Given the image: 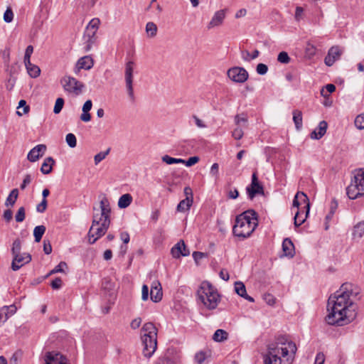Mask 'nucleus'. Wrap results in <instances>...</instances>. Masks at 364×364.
Returning a JSON list of instances; mask_svg holds the SVG:
<instances>
[{
	"mask_svg": "<svg viewBox=\"0 0 364 364\" xmlns=\"http://www.w3.org/2000/svg\"><path fill=\"white\" fill-rule=\"evenodd\" d=\"M65 141L68 144V145L71 147V148H74L77 145V139H76V137L75 136L72 134V133H69L66 135L65 136Z\"/></svg>",
	"mask_w": 364,
	"mask_h": 364,
	"instance_id": "obj_38",
	"label": "nucleus"
},
{
	"mask_svg": "<svg viewBox=\"0 0 364 364\" xmlns=\"http://www.w3.org/2000/svg\"><path fill=\"white\" fill-rule=\"evenodd\" d=\"M32 259L31 255L29 253L23 252L13 256L11 262V269L14 271L18 270L23 265L28 264Z\"/></svg>",
	"mask_w": 364,
	"mask_h": 364,
	"instance_id": "obj_12",
	"label": "nucleus"
},
{
	"mask_svg": "<svg viewBox=\"0 0 364 364\" xmlns=\"http://www.w3.org/2000/svg\"><path fill=\"white\" fill-rule=\"evenodd\" d=\"M193 201L188 199H183L179 202L177 205L176 210L178 212H185L188 210L193 204Z\"/></svg>",
	"mask_w": 364,
	"mask_h": 364,
	"instance_id": "obj_31",
	"label": "nucleus"
},
{
	"mask_svg": "<svg viewBox=\"0 0 364 364\" xmlns=\"http://www.w3.org/2000/svg\"><path fill=\"white\" fill-rule=\"evenodd\" d=\"M228 338V333L223 329H218L213 336V339L215 342H223Z\"/></svg>",
	"mask_w": 364,
	"mask_h": 364,
	"instance_id": "obj_28",
	"label": "nucleus"
},
{
	"mask_svg": "<svg viewBox=\"0 0 364 364\" xmlns=\"http://www.w3.org/2000/svg\"><path fill=\"white\" fill-rule=\"evenodd\" d=\"M354 237L360 238L364 234V222H360L355 225L353 229Z\"/></svg>",
	"mask_w": 364,
	"mask_h": 364,
	"instance_id": "obj_35",
	"label": "nucleus"
},
{
	"mask_svg": "<svg viewBox=\"0 0 364 364\" xmlns=\"http://www.w3.org/2000/svg\"><path fill=\"white\" fill-rule=\"evenodd\" d=\"M92 102L90 100H87L82 107V112H88L92 109Z\"/></svg>",
	"mask_w": 364,
	"mask_h": 364,
	"instance_id": "obj_63",
	"label": "nucleus"
},
{
	"mask_svg": "<svg viewBox=\"0 0 364 364\" xmlns=\"http://www.w3.org/2000/svg\"><path fill=\"white\" fill-rule=\"evenodd\" d=\"M327 127L328 124L326 121L320 122L318 127L311 133V138L314 139H321L326 134Z\"/></svg>",
	"mask_w": 364,
	"mask_h": 364,
	"instance_id": "obj_20",
	"label": "nucleus"
},
{
	"mask_svg": "<svg viewBox=\"0 0 364 364\" xmlns=\"http://www.w3.org/2000/svg\"><path fill=\"white\" fill-rule=\"evenodd\" d=\"M293 121L296 129H300L302 127V112L300 110L293 111Z\"/></svg>",
	"mask_w": 364,
	"mask_h": 364,
	"instance_id": "obj_30",
	"label": "nucleus"
},
{
	"mask_svg": "<svg viewBox=\"0 0 364 364\" xmlns=\"http://www.w3.org/2000/svg\"><path fill=\"white\" fill-rule=\"evenodd\" d=\"M350 284H343L328 300L326 317L330 325L342 326L352 322L356 317V304L350 299L353 294Z\"/></svg>",
	"mask_w": 364,
	"mask_h": 364,
	"instance_id": "obj_1",
	"label": "nucleus"
},
{
	"mask_svg": "<svg viewBox=\"0 0 364 364\" xmlns=\"http://www.w3.org/2000/svg\"><path fill=\"white\" fill-rule=\"evenodd\" d=\"M141 341L143 344V354L150 358L157 348V328L151 322L146 323L141 328Z\"/></svg>",
	"mask_w": 364,
	"mask_h": 364,
	"instance_id": "obj_5",
	"label": "nucleus"
},
{
	"mask_svg": "<svg viewBox=\"0 0 364 364\" xmlns=\"http://www.w3.org/2000/svg\"><path fill=\"white\" fill-rule=\"evenodd\" d=\"M210 175L214 176L216 179L218 178V173H219V165L217 163H214L210 171Z\"/></svg>",
	"mask_w": 364,
	"mask_h": 364,
	"instance_id": "obj_50",
	"label": "nucleus"
},
{
	"mask_svg": "<svg viewBox=\"0 0 364 364\" xmlns=\"http://www.w3.org/2000/svg\"><path fill=\"white\" fill-rule=\"evenodd\" d=\"M67 267V264L65 262H60L51 272V274H55L58 272H63L64 268Z\"/></svg>",
	"mask_w": 364,
	"mask_h": 364,
	"instance_id": "obj_44",
	"label": "nucleus"
},
{
	"mask_svg": "<svg viewBox=\"0 0 364 364\" xmlns=\"http://www.w3.org/2000/svg\"><path fill=\"white\" fill-rule=\"evenodd\" d=\"M301 195L303 196L302 203L304 204L306 210H297L294 216V225L296 227L301 225L305 222L310 210V203L306 194L301 193Z\"/></svg>",
	"mask_w": 364,
	"mask_h": 364,
	"instance_id": "obj_11",
	"label": "nucleus"
},
{
	"mask_svg": "<svg viewBox=\"0 0 364 364\" xmlns=\"http://www.w3.org/2000/svg\"><path fill=\"white\" fill-rule=\"evenodd\" d=\"M297 348L296 344L284 337L270 343L264 356V364H292Z\"/></svg>",
	"mask_w": 364,
	"mask_h": 364,
	"instance_id": "obj_2",
	"label": "nucleus"
},
{
	"mask_svg": "<svg viewBox=\"0 0 364 364\" xmlns=\"http://www.w3.org/2000/svg\"><path fill=\"white\" fill-rule=\"evenodd\" d=\"M21 246L22 242L19 238H16V240H14L11 250L12 256H15L21 253Z\"/></svg>",
	"mask_w": 364,
	"mask_h": 364,
	"instance_id": "obj_34",
	"label": "nucleus"
},
{
	"mask_svg": "<svg viewBox=\"0 0 364 364\" xmlns=\"http://www.w3.org/2000/svg\"><path fill=\"white\" fill-rule=\"evenodd\" d=\"M26 218V210L24 207H21L18 208L17 213L15 215V219L17 223H21L25 220Z\"/></svg>",
	"mask_w": 364,
	"mask_h": 364,
	"instance_id": "obj_39",
	"label": "nucleus"
},
{
	"mask_svg": "<svg viewBox=\"0 0 364 364\" xmlns=\"http://www.w3.org/2000/svg\"><path fill=\"white\" fill-rule=\"evenodd\" d=\"M45 144H38L33 147L28 154L27 159L31 162H36L40 157L43 156L46 151Z\"/></svg>",
	"mask_w": 364,
	"mask_h": 364,
	"instance_id": "obj_15",
	"label": "nucleus"
},
{
	"mask_svg": "<svg viewBox=\"0 0 364 364\" xmlns=\"http://www.w3.org/2000/svg\"><path fill=\"white\" fill-rule=\"evenodd\" d=\"M247 193L250 199H252L257 194H263L264 189L261 184H257L253 186L250 184V186L247 187Z\"/></svg>",
	"mask_w": 364,
	"mask_h": 364,
	"instance_id": "obj_23",
	"label": "nucleus"
},
{
	"mask_svg": "<svg viewBox=\"0 0 364 364\" xmlns=\"http://www.w3.org/2000/svg\"><path fill=\"white\" fill-rule=\"evenodd\" d=\"M61 84L66 92L74 94L75 95L81 94L85 87L82 82L70 76L64 77L61 80Z\"/></svg>",
	"mask_w": 364,
	"mask_h": 364,
	"instance_id": "obj_8",
	"label": "nucleus"
},
{
	"mask_svg": "<svg viewBox=\"0 0 364 364\" xmlns=\"http://www.w3.org/2000/svg\"><path fill=\"white\" fill-rule=\"evenodd\" d=\"M18 190L17 188H14L13 189L9 195L8 196L6 200V202H5V205L9 207V206H11L12 207L17 198H18Z\"/></svg>",
	"mask_w": 364,
	"mask_h": 364,
	"instance_id": "obj_29",
	"label": "nucleus"
},
{
	"mask_svg": "<svg viewBox=\"0 0 364 364\" xmlns=\"http://www.w3.org/2000/svg\"><path fill=\"white\" fill-rule=\"evenodd\" d=\"M63 105H64V100L61 97L58 98L55 103L53 112L55 114L60 113L63 107Z\"/></svg>",
	"mask_w": 364,
	"mask_h": 364,
	"instance_id": "obj_42",
	"label": "nucleus"
},
{
	"mask_svg": "<svg viewBox=\"0 0 364 364\" xmlns=\"http://www.w3.org/2000/svg\"><path fill=\"white\" fill-rule=\"evenodd\" d=\"M197 294L199 300L209 310L215 309L220 300L217 290L207 281L201 283Z\"/></svg>",
	"mask_w": 364,
	"mask_h": 364,
	"instance_id": "obj_6",
	"label": "nucleus"
},
{
	"mask_svg": "<svg viewBox=\"0 0 364 364\" xmlns=\"http://www.w3.org/2000/svg\"><path fill=\"white\" fill-rule=\"evenodd\" d=\"M232 135L235 139L239 140V139H242V137L243 136V131H242V128H240L239 127H236L233 130Z\"/></svg>",
	"mask_w": 364,
	"mask_h": 364,
	"instance_id": "obj_48",
	"label": "nucleus"
},
{
	"mask_svg": "<svg viewBox=\"0 0 364 364\" xmlns=\"http://www.w3.org/2000/svg\"><path fill=\"white\" fill-rule=\"evenodd\" d=\"M48 205L46 199H43L42 201L36 206V210L38 213H43L46 211Z\"/></svg>",
	"mask_w": 364,
	"mask_h": 364,
	"instance_id": "obj_49",
	"label": "nucleus"
},
{
	"mask_svg": "<svg viewBox=\"0 0 364 364\" xmlns=\"http://www.w3.org/2000/svg\"><path fill=\"white\" fill-rule=\"evenodd\" d=\"M346 193L350 199H356L364 195V172L358 171L346 188Z\"/></svg>",
	"mask_w": 364,
	"mask_h": 364,
	"instance_id": "obj_7",
	"label": "nucleus"
},
{
	"mask_svg": "<svg viewBox=\"0 0 364 364\" xmlns=\"http://www.w3.org/2000/svg\"><path fill=\"white\" fill-rule=\"evenodd\" d=\"M28 74L33 78H36L40 75L41 70L38 66L32 64L31 60L28 63H24Z\"/></svg>",
	"mask_w": 364,
	"mask_h": 364,
	"instance_id": "obj_24",
	"label": "nucleus"
},
{
	"mask_svg": "<svg viewBox=\"0 0 364 364\" xmlns=\"http://www.w3.org/2000/svg\"><path fill=\"white\" fill-rule=\"evenodd\" d=\"M43 251L46 255H49L51 253L52 246L49 241H43Z\"/></svg>",
	"mask_w": 364,
	"mask_h": 364,
	"instance_id": "obj_59",
	"label": "nucleus"
},
{
	"mask_svg": "<svg viewBox=\"0 0 364 364\" xmlns=\"http://www.w3.org/2000/svg\"><path fill=\"white\" fill-rule=\"evenodd\" d=\"M85 37H87V40L86 41L85 50L87 51L90 50L92 46L95 43L96 37L95 36H92V33H86Z\"/></svg>",
	"mask_w": 364,
	"mask_h": 364,
	"instance_id": "obj_37",
	"label": "nucleus"
},
{
	"mask_svg": "<svg viewBox=\"0 0 364 364\" xmlns=\"http://www.w3.org/2000/svg\"><path fill=\"white\" fill-rule=\"evenodd\" d=\"M228 77L235 82L243 83L247 80L249 75L247 71L242 67H232L227 72Z\"/></svg>",
	"mask_w": 364,
	"mask_h": 364,
	"instance_id": "obj_10",
	"label": "nucleus"
},
{
	"mask_svg": "<svg viewBox=\"0 0 364 364\" xmlns=\"http://www.w3.org/2000/svg\"><path fill=\"white\" fill-rule=\"evenodd\" d=\"M100 23V21L99 18H92L87 26L86 33H92V36H95Z\"/></svg>",
	"mask_w": 364,
	"mask_h": 364,
	"instance_id": "obj_27",
	"label": "nucleus"
},
{
	"mask_svg": "<svg viewBox=\"0 0 364 364\" xmlns=\"http://www.w3.org/2000/svg\"><path fill=\"white\" fill-rule=\"evenodd\" d=\"M135 64L133 61H128L125 65L124 78L128 95L131 100H134L133 89V72Z\"/></svg>",
	"mask_w": 364,
	"mask_h": 364,
	"instance_id": "obj_9",
	"label": "nucleus"
},
{
	"mask_svg": "<svg viewBox=\"0 0 364 364\" xmlns=\"http://www.w3.org/2000/svg\"><path fill=\"white\" fill-rule=\"evenodd\" d=\"M101 214L94 215L92 226L88 232V242L94 244L99 238L103 236L110 225L111 208L109 202L106 197L100 200Z\"/></svg>",
	"mask_w": 364,
	"mask_h": 364,
	"instance_id": "obj_3",
	"label": "nucleus"
},
{
	"mask_svg": "<svg viewBox=\"0 0 364 364\" xmlns=\"http://www.w3.org/2000/svg\"><path fill=\"white\" fill-rule=\"evenodd\" d=\"M32 178L30 174H26L23 180L22 183L21 184V189L24 190L26 187L31 182Z\"/></svg>",
	"mask_w": 364,
	"mask_h": 364,
	"instance_id": "obj_53",
	"label": "nucleus"
},
{
	"mask_svg": "<svg viewBox=\"0 0 364 364\" xmlns=\"http://www.w3.org/2000/svg\"><path fill=\"white\" fill-rule=\"evenodd\" d=\"M14 18V14L11 9H7L4 14V20L6 23H10Z\"/></svg>",
	"mask_w": 364,
	"mask_h": 364,
	"instance_id": "obj_46",
	"label": "nucleus"
},
{
	"mask_svg": "<svg viewBox=\"0 0 364 364\" xmlns=\"http://www.w3.org/2000/svg\"><path fill=\"white\" fill-rule=\"evenodd\" d=\"M176 158H173L168 155H164L162 156V161L167 164H176Z\"/></svg>",
	"mask_w": 364,
	"mask_h": 364,
	"instance_id": "obj_61",
	"label": "nucleus"
},
{
	"mask_svg": "<svg viewBox=\"0 0 364 364\" xmlns=\"http://www.w3.org/2000/svg\"><path fill=\"white\" fill-rule=\"evenodd\" d=\"M235 291L241 297L250 302H254V299L247 294L245 286L242 282L235 283Z\"/></svg>",
	"mask_w": 364,
	"mask_h": 364,
	"instance_id": "obj_21",
	"label": "nucleus"
},
{
	"mask_svg": "<svg viewBox=\"0 0 364 364\" xmlns=\"http://www.w3.org/2000/svg\"><path fill=\"white\" fill-rule=\"evenodd\" d=\"M226 11L227 9H221L216 11L207 26L208 29L220 26L225 18Z\"/></svg>",
	"mask_w": 364,
	"mask_h": 364,
	"instance_id": "obj_17",
	"label": "nucleus"
},
{
	"mask_svg": "<svg viewBox=\"0 0 364 364\" xmlns=\"http://www.w3.org/2000/svg\"><path fill=\"white\" fill-rule=\"evenodd\" d=\"M94 60L90 55H85L80 58L75 67V73L77 74L80 70H90L93 67Z\"/></svg>",
	"mask_w": 364,
	"mask_h": 364,
	"instance_id": "obj_14",
	"label": "nucleus"
},
{
	"mask_svg": "<svg viewBox=\"0 0 364 364\" xmlns=\"http://www.w3.org/2000/svg\"><path fill=\"white\" fill-rule=\"evenodd\" d=\"M55 164V161L54 159L49 156V157H47L42 166H41V171L43 173V174H48L50 173L51 171H52V169H53V164Z\"/></svg>",
	"mask_w": 364,
	"mask_h": 364,
	"instance_id": "obj_25",
	"label": "nucleus"
},
{
	"mask_svg": "<svg viewBox=\"0 0 364 364\" xmlns=\"http://www.w3.org/2000/svg\"><path fill=\"white\" fill-rule=\"evenodd\" d=\"M325 361V355L323 353H317L315 359V364H323Z\"/></svg>",
	"mask_w": 364,
	"mask_h": 364,
	"instance_id": "obj_62",
	"label": "nucleus"
},
{
	"mask_svg": "<svg viewBox=\"0 0 364 364\" xmlns=\"http://www.w3.org/2000/svg\"><path fill=\"white\" fill-rule=\"evenodd\" d=\"M183 192L186 196V199L191 200L193 202V194L192 189L189 186H186L184 188Z\"/></svg>",
	"mask_w": 364,
	"mask_h": 364,
	"instance_id": "obj_54",
	"label": "nucleus"
},
{
	"mask_svg": "<svg viewBox=\"0 0 364 364\" xmlns=\"http://www.w3.org/2000/svg\"><path fill=\"white\" fill-rule=\"evenodd\" d=\"M263 299L265 302L269 305H273L275 303V298L273 295L270 294H265L263 296Z\"/></svg>",
	"mask_w": 364,
	"mask_h": 364,
	"instance_id": "obj_52",
	"label": "nucleus"
},
{
	"mask_svg": "<svg viewBox=\"0 0 364 364\" xmlns=\"http://www.w3.org/2000/svg\"><path fill=\"white\" fill-rule=\"evenodd\" d=\"M199 161V157L198 156H192L190 157L187 161H186V166H191L196 163Z\"/></svg>",
	"mask_w": 364,
	"mask_h": 364,
	"instance_id": "obj_57",
	"label": "nucleus"
},
{
	"mask_svg": "<svg viewBox=\"0 0 364 364\" xmlns=\"http://www.w3.org/2000/svg\"><path fill=\"white\" fill-rule=\"evenodd\" d=\"M141 323V318H134L131 322V324H130L131 328H133V329H136V328H138L140 326Z\"/></svg>",
	"mask_w": 364,
	"mask_h": 364,
	"instance_id": "obj_64",
	"label": "nucleus"
},
{
	"mask_svg": "<svg viewBox=\"0 0 364 364\" xmlns=\"http://www.w3.org/2000/svg\"><path fill=\"white\" fill-rule=\"evenodd\" d=\"M205 358V353L203 351L198 352L195 355V360L198 364H202Z\"/></svg>",
	"mask_w": 364,
	"mask_h": 364,
	"instance_id": "obj_47",
	"label": "nucleus"
},
{
	"mask_svg": "<svg viewBox=\"0 0 364 364\" xmlns=\"http://www.w3.org/2000/svg\"><path fill=\"white\" fill-rule=\"evenodd\" d=\"M282 250L287 257H293L294 255V245L289 238H285L282 242Z\"/></svg>",
	"mask_w": 364,
	"mask_h": 364,
	"instance_id": "obj_22",
	"label": "nucleus"
},
{
	"mask_svg": "<svg viewBox=\"0 0 364 364\" xmlns=\"http://www.w3.org/2000/svg\"><path fill=\"white\" fill-rule=\"evenodd\" d=\"M8 318V308H1L0 310V322L4 323Z\"/></svg>",
	"mask_w": 364,
	"mask_h": 364,
	"instance_id": "obj_51",
	"label": "nucleus"
},
{
	"mask_svg": "<svg viewBox=\"0 0 364 364\" xmlns=\"http://www.w3.org/2000/svg\"><path fill=\"white\" fill-rule=\"evenodd\" d=\"M44 359L45 364H68L66 357L55 351L46 353Z\"/></svg>",
	"mask_w": 364,
	"mask_h": 364,
	"instance_id": "obj_13",
	"label": "nucleus"
},
{
	"mask_svg": "<svg viewBox=\"0 0 364 364\" xmlns=\"http://www.w3.org/2000/svg\"><path fill=\"white\" fill-rule=\"evenodd\" d=\"M257 73L259 75H265L268 71V67L267 65L263 63H259L256 68Z\"/></svg>",
	"mask_w": 364,
	"mask_h": 364,
	"instance_id": "obj_45",
	"label": "nucleus"
},
{
	"mask_svg": "<svg viewBox=\"0 0 364 364\" xmlns=\"http://www.w3.org/2000/svg\"><path fill=\"white\" fill-rule=\"evenodd\" d=\"M193 119L195 121L196 125L199 128H205L207 126L205 122L199 119L196 115L193 116Z\"/></svg>",
	"mask_w": 364,
	"mask_h": 364,
	"instance_id": "obj_58",
	"label": "nucleus"
},
{
	"mask_svg": "<svg viewBox=\"0 0 364 364\" xmlns=\"http://www.w3.org/2000/svg\"><path fill=\"white\" fill-rule=\"evenodd\" d=\"M51 287L53 289H60L62 286V280L60 278L57 277L51 282Z\"/></svg>",
	"mask_w": 364,
	"mask_h": 364,
	"instance_id": "obj_56",
	"label": "nucleus"
},
{
	"mask_svg": "<svg viewBox=\"0 0 364 364\" xmlns=\"http://www.w3.org/2000/svg\"><path fill=\"white\" fill-rule=\"evenodd\" d=\"M171 253L174 258H179L189 255L190 251L186 248L184 242L181 240L171 248Z\"/></svg>",
	"mask_w": 364,
	"mask_h": 364,
	"instance_id": "obj_16",
	"label": "nucleus"
},
{
	"mask_svg": "<svg viewBox=\"0 0 364 364\" xmlns=\"http://www.w3.org/2000/svg\"><path fill=\"white\" fill-rule=\"evenodd\" d=\"M355 126L357 129L362 130L364 129V114H358L354 121Z\"/></svg>",
	"mask_w": 364,
	"mask_h": 364,
	"instance_id": "obj_36",
	"label": "nucleus"
},
{
	"mask_svg": "<svg viewBox=\"0 0 364 364\" xmlns=\"http://www.w3.org/2000/svg\"><path fill=\"white\" fill-rule=\"evenodd\" d=\"M163 296L162 287L159 281H154L151 286L150 297L154 302H159Z\"/></svg>",
	"mask_w": 364,
	"mask_h": 364,
	"instance_id": "obj_19",
	"label": "nucleus"
},
{
	"mask_svg": "<svg viewBox=\"0 0 364 364\" xmlns=\"http://www.w3.org/2000/svg\"><path fill=\"white\" fill-rule=\"evenodd\" d=\"M33 52V47L32 46H27L26 51H25L24 58H23L24 63L27 62V63H28L29 60H31V56Z\"/></svg>",
	"mask_w": 364,
	"mask_h": 364,
	"instance_id": "obj_43",
	"label": "nucleus"
},
{
	"mask_svg": "<svg viewBox=\"0 0 364 364\" xmlns=\"http://www.w3.org/2000/svg\"><path fill=\"white\" fill-rule=\"evenodd\" d=\"M109 151H110V149H108L107 151H101L98 154H97L95 157H94V160H95V164L97 165L98 164L100 161H102L104 159H105V157L108 155V154L109 153Z\"/></svg>",
	"mask_w": 364,
	"mask_h": 364,
	"instance_id": "obj_41",
	"label": "nucleus"
},
{
	"mask_svg": "<svg viewBox=\"0 0 364 364\" xmlns=\"http://www.w3.org/2000/svg\"><path fill=\"white\" fill-rule=\"evenodd\" d=\"M341 55V50L338 46L331 47L328 55L325 57L324 62L326 65L331 66L336 60H338Z\"/></svg>",
	"mask_w": 364,
	"mask_h": 364,
	"instance_id": "obj_18",
	"label": "nucleus"
},
{
	"mask_svg": "<svg viewBox=\"0 0 364 364\" xmlns=\"http://www.w3.org/2000/svg\"><path fill=\"white\" fill-rule=\"evenodd\" d=\"M157 26L154 22H148L146 25V32L150 38L156 36L157 33Z\"/></svg>",
	"mask_w": 364,
	"mask_h": 364,
	"instance_id": "obj_33",
	"label": "nucleus"
},
{
	"mask_svg": "<svg viewBox=\"0 0 364 364\" xmlns=\"http://www.w3.org/2000/svg\"><path fill=\"white\" fill-rule=\"evenodd\" d=\"M132 196L129 193L122 195L118 200V206L120 208H127L132 202Z\"/></svg>",
	"mask_w": 364,
	"mask_h": 364,
	"instance_id": "obj_26",
	"label": "nucleus"
},
{
	"mask_svg": "<svg viewBox=\"0 0 364 364\" xmlns=\"http://www.w3.org/2000/svg\"><path fill=\"white\" fill-rule=\"evenodd\" d=\"M277 60L281 63L287 64L290 62V58L287 52L282 51L278 55Z\"/></svg>",
	"mask_w": 364,
	"mask_h": 364,
	"instance_id": "obj_40",
	"label": "nucleus"
},
{
	"mask_svg": "<svg viewBox=\"0 0 364 364\" xmlns=\"http://www.w3.org/2000/svg\"><path fill=\"white\" fill-rule=\"evenodd\" d=\"M303 13H304V9L301 6H297L296 8V11H295V20L296 21H299L301 18H302V16H303Z\"/></svg>",
	"mask_w": 364,
	"mask_h": 364,
	"instance_id": "obj_55",
	"label": "nucleus"
},
{
	"mask_svg": "<svg viewBox=\"0 0 364 364\" xmlns=\"http://www.w3.org/2000/svg\"><path fill=\"white\" fill-rule=\"evenodd\" d=\"M46 227L44 225H38L35 227L33 230V236L35 238V242H39L42 239L43 234L46 232Z\"/></svg>",
	"mask_w": 364,
	"mask_h": 364,
	"instance_id": "obj_32",
	"label": "nucleus"
},
{
	"mask_svg": "<svg viewBox=\"0 0 364 364\" xmlns=\"http://www.w3.org/2000/svg\"><path fill=\"white\" fill-rule=\"evenodd\" d=\"M149 297V287L147 285L144 284L141 290V299L144 301L148 299Z\"/></svg>",
	"mask_w": 364,
	"mask_h": 364,
	"instance_id": "obj_60",
	"label": "nucleus"
},
{
	"mask_svg": "<svg viewBox=\"0 0 364 364\" xmlns=\"http://www.w3.org/2000/svg\"><path fill=\"white\" fill-rule=\"evenodd\" d=\"M257 225V214L254 210L250 209L236 217L232 232L236 237L245 239L251 235Z\"/></svg>",
	"mask_w": 364,
	"mask_h": 364,
	"instance_id": "obj_4",
	"label": "nucleus"
}]
</instances>
